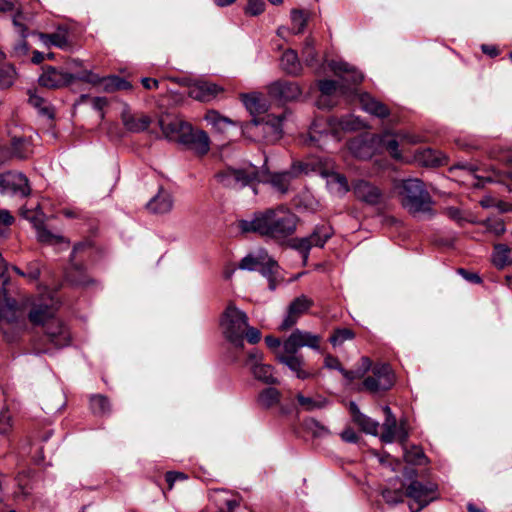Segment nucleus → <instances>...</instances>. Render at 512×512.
<instances>
[{
	"label": "nucleus",
	"instance_id": "obj_14",
	"mask_svg": "<svg viewBox=\"0 0 512 512\" xmlns=\"http://www.w3.org/2000/svg\"><path fill=\"white\" fill-rule=\"evenodd\" d=\"M0 193H14L27 196L30 193L28 179L22 173L6 172L0 174Z\"/></svg>",
	"mask_w": 512,
	"mask_h": 512
},
{
	"label": "nucleus",
	"instance_id": "obj_60",
	"mask_svg": "<svg viewBox=\"0 0 512 512\" xmlns=\"http://www.w3.org/2000/svg\"><path fill=\"white\" fill-rule=\"evenodd\" d=\"M487 228L497 235H500L505 231L504 223L501 220H489L487 222Z\"/></svg>",
	"mask_w": 512,
	"mask_h": 512
},
{
	"label": "nucleus",
	"instance_id": "obj_36",
	"mask_svg": "<svg viewBox=\"0 0 512 512\" xmlns=\"http://www.w3.org/2000/svg\"><path fill=\"white\" fill-rule=\"evenodd\" d=\"M377 146L385 148L394 159L399 160L402 157L398 140L389 132L377 135Z\"/></svg>",
	"mask_w": 512,
	"mask_h": 512
},
{
	"label": "nucleus",
	"instance_id": "obj_48",
	"mask_svg": "<svg viewBox=\"0 0 512 512\" xmlns=\"http://www.w3.org/2000/svg\"><path fill=\"white\" fill-rule=\"evenodd\" d=\"M319 90L323 94V96H329L333 93L340 91L342 94H345V89L340 85V82L334 80H321L319 81Z\"/></svg>",
	"mask_w": 512,
	"mask_h": 512
},
{
	"label": "nucleus",
	"instance_id": "obj_23",
	"mask_svg": "<svg viewBox=\"0 0 512 512\" xmlns=\"http://www.w3.org/2000/svg\"><path fill=\"white\" fill-rule=\"evenodd\" d=\"M36 35L38 36L41 44L46 48L54 46L62 50H68L71 47L69 32L66 27L60 26L54 33L39 32Z\"/></svg>",
	"mask_w": 512,
	"mask_h": 512
},
{
	"label": "nucleus",
	"instance_id": "obj_42",
	"mask_svg": "<svg viewBox=\"0 0 512 512\" xmlns=\"http://www.w3.org/2000/svg\"><path fill=\"white\" fill-rule=\"evenodd\" d=\"M510 249L503 244L496 245L493 252V263L498 268H503L511 263Z\"/></svg>",
	"mask_w": 512,
	"mask_h": 512
},
{
	"label": "nucleus",
	"instance_id": "obj_11",
	"mask_svg": "<svg viewBox=\"0 0 512 512\" xmlns=\"http://www.w3.org/2000/svg\"><path fill=\"white\" fill-rule=\"evenodd\" d=\"M321 337L300 329L294 330L290 336L283 342V352L288 354H298L302 347H309L313 350H319Z\"/></svg>",
	"mask_w": 512,
	"mask_h": 512
},
{
	"label": "nucleus",
	"instance_id": "obj_47",
	"mask_svg": "<svg viewBox=\"0 0 512 512\" xmlns=\"http://www.w3.org/2000/svg\"><path fill=\"white\" fill-rule=\"evenodd\" d=\"M382 497L385 502L389 505H396L404 501L406 497L405 491L401 489H390L386 488L382 491Z\"/></svg>",
	"mask_w": 512,
	"mask_h": 512
},
{
	"label": "nucleus",
	"instance_id": "obj_63",
	"mask_svg": "<svg viewBox=\"0 0 512 512\" xmlns=\"http://www.w3.org/2000/svg\"><path fill=\"white\" fill-rule=\"evenodd\" d=\"M341 438H342V440H344L345 442H348V443H355L358 440V436H357L356 432L350 428L345 429L341 433Z\"/></svg>",
	"mask_w": 512,
	"mask_h": 512
},
{
	"label": "nucleus",
	"instance_id": "obj_53",
	"mask_svg": "<svg viewBox=\"0 0 512 512\" xmlns=\"http://www.w3.org/2000/svg\"><path fill=\"white\" fill-rule=\"evenodd\" d=\"M265 9L264 0H248L246 7V13L251 16H257L261 14Z\"/></svg>",
	"mask_w": 512,
	"mask_h": 512
},
{
	"label": "nucleus",
	"instance_id": "obj_7",
	"mask_svg": "<svg viewBox=\"0 0 512 512\" xmlns=\"http://www.w3.org/2000/svg\"><path fill=\"white\" fill-rule=\"evenodd\" d=\"M258 177L254 166L246 169L225 168L215 174L216 181L224 187L238 189L251 185Z\"/></svg>",
	"mask_w": 512,
	"mask_h": 512
},
{
	"label": "nucleus",
	"instance_id": "obj_6",
	"mask_svg": "<svg viewBox=\"0 0 512 512\" xmlns=\"http://www.w3.org/2000/svg\"><path fill=\"white\" fill-rule=\"evenodd\" d=\"M437 485L431 482L412 481L405 489L406 497L411 499V512H419L436 498Z\"/></svg>",
	"mask_w": 512,
	"mask_h": 512
},
{
	"label": "nucleus",
	"instance_id": "obj_54",
	"mask_svg": "<svg viewBox=\"0 0 512 512\" xmlns=\"http://www.w3.org/2000/svg\"><path fill=\"white\" fill-rule=\"evenodd\" d=\"M28 101L33 107L38 108L43 114H49V109L46 106V102L41 96L30 92Z\"/></svg>",
	"mask_w": 512,
	"mask_h": 512
},
{
	"label": "nucleus",
	"instance_id": "obj_58",
	"mask_svg": "<svg viewBox=\"0 0 512 512\" xmlns=\"http://www.w3.org/2000/svg\"><path fill=\"white\" fill-rule=\"evenodd\" d=\"M187 476L181 472L170 471L166 473V482L168 484V488L171 490L173 485L178 480H185Z\"/></svg>",
	"mask_w": 512,
	"mask_h": 512
},
{
	"label": "nucleus",
	"instance_id": "obj_43",
	"mask_svg": "<svg viewBox=\"0 0 512 512\" xmlns=\"http://www.w3.org/2000/svg\"><path fill=\"white\" fill-rule=\"evenodd\" d=\"M354 422L366 433L377 435L379 423L364 414H357Z\"/></svg>",
	"mask_w": 512,
	"mask_h": 512
},
{
	"label": "nucleus",
	"instance_id": "obj_35",
	"mask_svg": "<svg viewBox=\"0 0 512 512\" xmlns=\"http://www.w3.org/2000/svg\"><path fill=\"white\" fill-rule=\"evenodd\" d=\"M281 67L290 75L296 76L300 74L302 68L296 51L289 49L283 53Z\"/></svg>",
	"mask_w": 512,
	"mask_h": 512
},
{
	"label": "nucleus",
	"instance_id": "obj_25",
	"mask_svg": "<svg viewBox=\"0 0 512 512\" xmlns=\"http://www.w3.org/2000/svg\"><path fill=\"white\" fill-rule=\"evenodd\" d=\"M173 204L171 193L161 187L158 193L146 204V208L154 214H165L172 210Z\"/></svg>",
	"mask_w": 512,
	"mask_h": 512
},
{
	"label": "nucleus",
	"instance_id": "obj_62",
	"mask_svg": "<svg viewBox=\"0 0 512 512\" xmlns=\"http://www.w3.org/2000/svg\"><path fill=\"white\" fill-rule=\"evenodd\" d=\"M445 214L457 223H461L463 220L461 211L456 207H448L445 209Z\"/></svg>",
	"mask_w": 512,
	"mask_h": 512
},
{
	"label": "nucleus",
	"instance_id": "obj_26",
	"mask_svg": "<svg viewBox=\"0 0 512 512\" xmlns=\"http://www.w3.org/2000/svg\"><path fill=\"white\" fill-rule=\"evenodd\" d=\"M322 175L327 178V186L333 193L343 196L350 191L348 180L343 174L326 168Z\"/></svg>",
	"mask_w": 512,
	"mask_h": 512
},
{
	"label": "nucleus",
	"instance_id": "obj_12",
	"mask_svg": "<svg viewBox=\"0 0 512 512\" xmlns=\"http://www.w3.org/2000/svg\"><path fill=\"white\" fill-rule=\"evenodd\" d=\"M78 74H72L54 66H46L38 81L42 87L48 89H60L68 86L74 80H78Z\"/></svg>",
	"mask_w": 512,
	"mask_h": 512
},
{
	"label": "nucleus",
	"instance_id": "obj_5",
	"mask_svg": "<svg viewBox=\"0 0 512 512\" xmlns=\"http://www.w3.org/2000/svg\"><path fill=\"white\" fill-rule=\"evenodd\" d=\"M239 268L249 271L259 270L263 276L268 278L269 288L271 290L276 288L279 265L266 251H260L257 255H247L239 263Z\"/></svg>",
	"mask_w": 512,
	"mask_h": 512
},
{
	"label": "nucleus",
	"instance_id": "obj_17",
	"mask_svg": "<svg viewBox=\"0 0 512 512\" xmlns=\"http://www.w3.org/2000/svg\"><path fill=\"white\" fill-rule=\"evenodd\" d=\"M295 177L296 172L294 169L272 174L264 171H258V177L256 178V181L261 183H268L277 192L285 194L288 192L290 184Z\"/></svg>",
	"mask_w": 512,
	"mask_h": 512
},
{
	"label": "nucleus",
	"instance_id": "obj_34",
	"mask_svg": "<svg viewBox=\"0 0 512 512\" xmlns=\"http://www.w3.org/2000/svg\"><path fill=\"white\" fill-rule=\"evenodd\" d=\"M416 160L424 166H439L446 163V157L442 153L430 148L418 151Z\"/></svg>",
	"mask_w": 512,
	"mask_h": 512
},
{
	"label": "nucleus",
	"instance_id": "obj_10",
	"mask_svg": "<svg viewBox=\"0 0 512 512\" xmlns=\"http://www.w3.org/2000/svg\"><path fill=\"white\" fill-rule=\"evenodd\" d=\"M383 412L386 417L382 425L383 432L380 437L381 441L385 443H392L394 441H398L401 444L406 443L408 439V430L405 422L401 421L398 424L396 417L389 406H384Z\"/></svg>",
	"mask_w": 512,
	"mask_h": 512
},
{
	"label": "nucleus",
	"instance_id": "obj_28",
	"mask_svg": "<svg viewBox=\"0 0 512 512\" xmlns=\"http://www.w3.org/2000/svg\"><path fill=\"white\" fill-rule=\"evenodd\" d=\"M25 16L21 12H17L13 17V24L18 32V34L22 37V39L15 45L14 53L16 56H24L27 54L29 50V46L27 41L25 40L27 36V27L24 23Z\"/></svg>",
	"mask_w": 512,
	"mask_h": 512
},
{
	"label": "nucleus",
	"instance_id": "obj_2",
	"mask_svg": "<svg viewBox=\"0 0 512 512\" xmlns=\"http://www.w3.org/2000/svg\"><path fill=\"white\" fill-rule=\"evenodd\" d=\"M297 216L285 205H278L253 214L250 220H240L243 233H256L261 237L282 242L294 234Z\"/></svg>",
	"mask_w": 512,
	"mask_h": 512
},
{
	"label": "nucleus",
	"instance_id": "obj_30",
	"mask_svg": "<svg viewBox=\"0 0 512 512\" xmlns=\"http://www.w3.org/2000/svg\"><path fill=\"white\" fill-rule=\"evenodd\" d=\"M26 217L33 223V226L36 230V235H37L38 241H40L42 243H46V244H57V243H60L63 241V237L49 231L45 227V225L41 219H39L37 217H30V216H26Z\"/></svg>",
	"mask_w": 512,
	"mask_h": 512
},
{
	"label": "nucleus",
	"instance_id": "obj_22",
	"mask_svg": "<svg viewBox=\"0 0 512 512\" xmlns=\"http://www.w3.org/2000/svg\"><path fill=\"white\" fill-rule=\"evenodd\" d=\"M355 197L367 204L376 205L380 203L382 199L381 191L373 184L358 180L352 186Z\"/></svg>",
	"mask_w": 512,
	"mask_h": 512
},
{
	"label": "nucleus",
	"instance_id": "obj_13",
	"mask_svg": "<svg viewBox=\"0 0 512 512\" xmlns=\"http://www.w3.org/2000/svg\"><path fill=\"white\" fill-rule=\"evenodd\" d=\"M77 78L80 81L90 83L93 85L102 84L103 89L106 92H112L116 90H127L131 88L130 83L119 76L112 75L102 78L98 74L93 73L89 70H84L80 72Z\"/></svg>",
	"mask_w": 512,
	"mask_h": 512
},
{
	"label": "nucleus",
	"instance_id": "obj_29",
	"mask_svg": "<svg viewBox=\"0 0 512 512\" xmlns=\"http://www.w3.org/2000/svg\"><path fill=\"white\" fill-rule=\"evenodd\" d=\"M251 374L257 381L267 385H277L280 383L275 375V368L270 364H255L251 368Z\"/></svg>",
	"mask_w": 512,
	"mask_h": 512
},
{
	"label": "nucleus",
	"instance_id": "obj_64",
	"mask_svg": "<svg viewBox=\"0 0 512 512\" xmlns=\"http://www.w3.org/2000/svg\"><path fill=\"white\" fill-rule=\"evenodd\" d=\"M141 83H142L143 87L147 90H153V89H157L159 87L158 80L153 79V78H148V77L142 78Z\"/></svg>",
	"mask_w": 512,
	"mask_h": 512
},
{
	"label": "nucleus",
	"instance_id": "obj_21",
	"mask_svg": "<svg viewBox=\"0 0 512 512\" xmlns=\"http://www.w3.org/2000/svg\"><path fill=\"white\" fill-rule=\"evenodd\" d=\"M276 358L295 373L298 379L305 380L314 376L313 373L305 369V361L301 354L280 353L276 355Z\"/></svg>",
	"mask_w": 512,
	"mask_h": 512
},
{
	"label": "nucleus",
	"instance_id": "obj_40",
	"mask_svg": "<svg viewBox=\"0 0 512 512\" xmlns=\"http://www.w3.org/2000/svg\"><path fill=\"white\" fill-rule=\"evenodd\" d=\"M90 408L96 415H105L111 411V405L108 398L100 394L91 396Z\"/></svg>",
	"mask_w": 512,
	"mask_h": 512
},
{
	"label": "nucleus",
	"instance_id": "obj_33",
	"mask_svg": "<svg viewBox=\"0 0 512 512\" xmlns=\"http://www.w3.org/2000/svg\"><path fill=\"white\" fill-rule=\"evenodd\" d=\"M10 149L12 156L18 159H26L33 153L32 142L27 137H13Z\"/></svg>",
	"mask_w": 512,
	"mask_h": 512
},
{
	"label": "nucleus",
	"instance_id": "obj_51",
	"mask_svg": "<svg viewBox=\"0 0 512 512\" xmlns=\"http://www.w3.org/2000/svg\"><path fill=\"white\" fill-rule=\"evenodd\" d=\"M302 55L307 65L312 66L316 62V52L312 39L306 40L302 50Z\"/></svg>",
	"mask_w": 512,
	"mask_h": 512
},
{
	"label": "nucleus",
	"instance_id": "obj_56",
	"mask_svg": "<svg viewBox=\"0 0 512 512\" xmlns=\"http://www.w3.org/2000/svg\"><path fill=\"white\" fill-rule=\"evenodd\" d=\"M14 222V217L8 210H0V235L4 233V228L12 225Z\"/></svg>",
	"mask_w": 512,
	"mask_h": 512
},
{
	"label": "nucleus",
	"instance_id": "obj_41",
	"mask_svg": "<svg viewBox=\"0 0 512 512\" xmlns=\"http://www.w3.org/2000/svg\"><path fill=\"white\" fill-rule=\"evenodd\" d=\"M332 232L329 227H317L311 235L307 237L311 247H323L327 240L331 237Z\"/></svg>",
	"mask_w": 512,
	"mask_h": 512
},
{
	"label": "nucleus",
	"instance_id": "obj_4",
	"mask_svg": "<svg viewBox=\"0 0 512 512\" xmlns=\"http://www.w3.org/2000/svg\"><path fill=\"white\" fill-rule=\"evenodd\" d=\"M247 323V314L232 302L227 305L220 320L225 338L241 348L244 346L243 340Z\"/></svg>",
	"mask_w": 512,
	"mask_h": 512
},
{
	"label": "nucleus",
	"instance_id": "obj_49",
	"mask_svg": "<svg viewBox=\"0 0 512 512\" xmlns=\"http://www.w3.org/2000/svg\"><path fill=\"white\" fill-rule=\"evenodd\" d=\"M292 30L295 34L303 32L307 19L304 13L300 10L291 11Z\"/></svg>",
	"mask_w": 512,
	"mask_h": 512
},
{
	"label": "nucleus",
	"instance_id": "obj_16",
	"mask_svg": "<svg viewBox=\"0 0 512 512\" xmlns=\"http://www.w3.org/2000/svg\"><path fill=\"white\" fill-rule=\"evenodd\" d=\"M313 305V300L305 295L295 298L288 306L287 316L280 325V330L286 331L294 326L298 319Z\"/></svg>",
	"mask_w": 512,
	"mask_h": 512
},
{
	"label": "nucleus",
	"instance_id": "obj_44",
	"mask_svg": "<svg viewBox=\"0 0 512 512\" xmlns=\"http://www.w3.org/2000/svg\"><path fill=\"white\" fill-rule=\"evenodd\" d=\"M355 337V333L349 328H338L335 329L333 334L330 336V343L336 347L342 345L347 340H352Z\"/></svg>",
	"mask_w": 512,
	"mask_h": 512
},
{
	"label": "nucleus",
	"instance_id": "obj_19",
	"mask_svg": "<svg viewBox=\"0 0 512 512\" xmlns=\"http://www.w3.org/2000/svg\"><path fill=\"white\" fill-rule=\"evenodd\" d=\"M301 93L300 86L295 82L276 81L269 86L271 97L283 102L296 100Z\"/></svg>",
	"mask_w": 512,
	"mask_h": 512
},
{
	"label": "nucleus",
	"instance_id": "obj_37",
	"mask_svg": "<svg viewBox=\"0 0 512 512\" xmlns=\"http://www.w3.org/2000/svg\"><path fill=\"white\" fill-rule=\"evenodd\" d=\"M243 104L247 110L255 117L267 111L264 99L258 94H248L242 97Z\"/></svg>",
	"mask_w": 512,
	"mask_h": 512
},
{
	"label": "nucleus",
	"instance_id": "obj_20",
	"mask_svg": "<svg viewBox=\"0 0 512 512\" xmlns=\"http://www.w3.org/2000/svg\"><path fill=\"white\" fill-rule=\"evenodd\" d=\"M181 143L194 150L199 155L206 154L210 149V139L203 130H194L190 125L189 131L182 136Z\"/></svg>",
	"mask_w": 512,
	"mask_h": 512
},
{
	"label": "nucleus",
	"instance_id": "obj_55",
	"mask_svg": "<svg viewBox=\"0 0 512 512\" xmlns=\"http://www.w3.org/2000/svg\"><path fill=\"white\" fill-rule=\"evenodd\" d=\"M244 337L250 344H257L261 340V332L257 328L249 326L247 323Z\"/></svg>",
	"mask_w": 512,
	"mask_h": 512
},
{
	"label": "nucleus",
	"instance_id": "obj_27",
	"mask_svg": "<svg viewBox=\"0 0 512 512\" xmlns=\"http://www.w3.org/2000/svg\"><path fill=\"white\" fill-rule=\"evenodd\" d=\"M219 91L220 88L216 84L199 81L189 88V96L198 101H208Z\"/></svg>",
	"mask_w": 512,
	"mask_h": 512
},
{
	"label": "nucleus",
	"instance_id": "obj_59",
	"mask_svg": "<svg viewBox=\"0 0 512 512\" xmlns=\"http://www.w3.org/2000/svg\"><path fill=\"white\" fill-rule=\"evenodd\" d=\"M40 276V264L38 262H31L27 266L26 277L30 280H37Z\"/></svg>",
	"mask_w": 512,
	"mask_h": 512
},
{
	"label": "nucleus",
	"instance_id": "obj_31",
	"mask_svg": "<svg viewBox=\"0 0 512 512\" xmlns=\"http://www.w3.org/2000/svg\"><path fill=\"white\" fill-rule=\"evenodd\" d=\"M205 121L212 126V128L219 133L226 132L231 126L235 125V122L221 115L216 110H208L204 116Z\"/></svg>",
	"mask_w": 512,
	"mask_h": 512
},
{
	"label": "nucleus",
	"instance_id": "obj_46",
	"mask_svg": "<svg viewBox=\"0 0 512 512\" xmlns=\"http://www.w3.org/2000/svg\"><path fill=\"white\" fill-rule=\"evenodd\" d=\"M298 403L301 407H303L307 411H312L315 409H321L326 405V400L322 398H311L306 397L302 394L297 395Z\"/></svg>",
	"mask_w": 512,
	"mask_h": 512
},
{
	"label": "nucleus",
	"instance_id": "obj_57",
	"mask_svg": "<svg viewBox=\"0 0 512 512\" xmlns=\"http://www.w3.org/2000/svg\"><path fill=\"white\" fill-rule=\"evenodd\" d=\"M262 360H263V354L261 352H259L258 350H253V351L249 352L246 362H245V365L248 366L249 369L251 370V368L255 364H263Z\"/></svg>",
	"mask_w": 512,
	"mask_h": 512
},
{
	"label": "nucleus",
	"instance_id": "obj_3",
	"mask_svg": "<svg viewBox=\"0 0 512 512\" xmlns=\"http://www.w3.org/2000/svg\"><path fill=\"white\" fill-rule=\"evenodd\" d=\"M399 196L402 206L414 217L433 215L432 197L421 180H403L399 186Z\"/></svg>",
	"mask_w": 512,
	"mask_h": 512
},
{
	"label": "nucleus",
	"instance_id": "obj_38",
	"mask_svg": "<svg viewBox=\"0 0 512 512\" xmlns=\"http://www.w3.org/2000/svg\"><path fill=\"white\" fill-rule=\"evenodd\" d=\"M281 399V393L278 389L274 387H269L266 389H263L258 397L257 402L258 404L263 408H271L275 405H277L280 402Z\"/></svg>",
	"mask_w": 512,
	"mask_h": 512
},
{
	"label": "nucleus",
	"instance_id": "obj_39",
	"mask_svg": "<svg viewBox=\"0 0 512 512\" xmlns=\"http://www.w3.org/2000/svg\"><path fill=\"white\" fill-rule=\"evenodd\" d=\"M404 454L403 457L406 462L413 464V465H422L427 462V458L423 452V450L418 446H412L410 449H408L405 446V443L402 444Z\"/></svg>",
	"mask_w": 512,
	"mask_h": 512
},
{
	"label": "nucleus",
	"instance_id": "obj_8",
	"mask_svg": "<svg viewBox=\"0 0 512 512\" xmlns=\"http://www.w3.org/2000/svg\"><path fill=\"white\" fill-rule=\"evenodd\" d=\"M283 116L267 114L263 117L253 118L249 129L255 135H262V139L267 143H274L282 137Z\"/></svg>",
	"mask_w": 512,
	"mask_h": 512
},
{
	"label": "nucleus",
	"instance_id": "obj_52",
	"mask_svg": "<svg viewBox=\"0 0 512 512\" xmlns=\"http://www.w3.org/2000/svg\"><path fill=\"white\" fill-rule=\"evenodd\" d=\"M291 247L298 250L300 253H302L304 256V259H307L308 253H309L310 249L312 248L307 237L293 239L291 242Z\"/></svg>",
	"mask_w": 512,
	"mask_h": 512
},
{
	"label": "nucleus",
	"instance_id": "obj_15",
	"mask_svg": "<svg viewBox=\"0 0 512 512\" xmlns=\"http://www.w3.org/2000/svg\"><path fill=\"white\" fill-rule=\"evenodd\" d=\"M334 74L340 78V85L344 87L345 94L352 90L353 86L360 84L363 74L353 66L345 62H332L330 65Z\"/></svg>",
	"mask_w": 512,
	"mask_h": 512
},
{
	"label": "nucleus",
	"instance_id": "obj_1",
	"mask_svg": "<svg viewBox=\"0 0 512 512\" xmlns=\"http://www.w3.org/2000/svg\"><path fill=\"white\" fill-rule=\"evenodd\" d=\"M57 307L58 302L52 297L47 300L41 298L32 302L28 318L33 325L44 327L43 337L34 345L37 354L49 353L52 348L59 349L70 344L69 329L60 319L54 316Z\"/></svg>",
	"mask_w": 512,
	"mask_h": 512
},
{
	"label": "nucleus",
	"instance_id": "obj_9",
	"mask_svg": "<svg viewBox=\"0 0 512 512\" xmlns=\"http://www.w3.org/2000/svg\"><path fill=\"white\" fill-rule=\"evenodd\" d=\"M395 383V375L390 365L378 363L372 368V375L363 381V388L370 393H378L392 388Z\"/></svg>",
	"mask_w": 512,
	"mask_h": 512
},
{
	"label": "nucleus",
	"instance_id": "obj_45",
	"mask_svg": "<svg viewBox=\"0 0 512 512\" xmlns=\"http://www.w3.org/2000/svg\"><path fill=\"white\" fill-rule=\"evenodd\" d=\"M124 124L132 132H141L149 127L150 119L147 116L130 117L124 120Z\"/></svg>",
	"mask_w": 512,
	"mask_h": 512
},
{
	"label": "nucleus",
	"instance_id": "obj_32",
	"mask_svg": "<svg viewBox=\"0 0 512 512\" xmlns=\"http://www.w3.org/2000/svg\"><path fill=\"white\" fill-rule=\"evenodd\" d=\"M360 102L362 108L372 115H375L380 118H385L389 115V109L387 108V106L381 103L380 101L376 100L369 94L362 95L360 98Z\"/></svg>",
	"mask_w": 512,
	"mask_h": 512
},
{
	"label": "nucleus",
	"instance_id": "obj_18",
	"mask_svg": "<svg viewBox=\"0 0 512 512\" xmlns=\"http://www.w3.org/2000/svg\"><path fill=\"white\" fill-rule=\"evenodd\" d=\"M348 147L356 158L370 159L378 150L377 135L356 137L349 142Z\"/></svg>",
	"mask_w": 512,
	"mask_h": 512
},
{
	"label": "nucleus",
	"instance_id": "obj_50",
	"mask_svg": "<svg viewBox=\"0 0 512 512\" xmlns=\"http://www.w3.org/2000/svg\"><path fill=\"white\" fill-rule=\"evenodd\" d=\"M13 428V420L8 410L0 412V435H8Z\"/></svg>",
	"mask_w": 512,
	"mask_h": 512
},
{
	"label": "nucleus",
	"instance_id": "obj_24",
	"mask_svg": "<svg viewBox=\"0 0 512 512\" xmlns=\"http://www.w3.org/2000/svg\"><path fill=\"white\" fill-rule=\"evenodd\" d=\"M160 126L164 135L173 141L181 143L182 136L189 131L190 124L178 118L161 119Z\"/></svg>",
	"mask_w": 512,
	"mask_h": 512
},
{
	"label": "nucleus",
	"instance_id": "obj_61",
	"mask_svg": "<svg viewBox=\"0 0 512 512\" xmlns=\"http://www.w3.org/2000/svg\"><path fill=\"white\" fill-rule=\"evenodd\" d=\"M324 366L326 368H329V369H336L339 372H341V369H343V367H342L340 361L338 360V358H336V357H334L332 355H327L325 357Z\"/></svg>",
	"mask_w": 512,
	"mask_h": 512
}]
</instances>
